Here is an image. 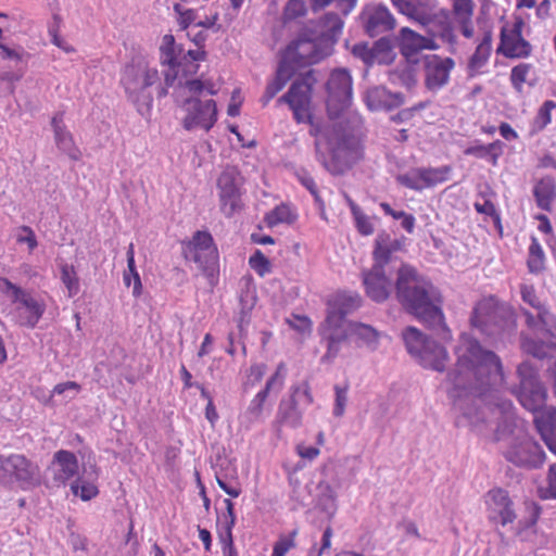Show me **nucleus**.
Instances as JSON below:
<instances>
[{
	"mask_svg": "<svg viewBox=\"0 0 556 556\" xmlns=\"http://www.w3.org/2000/svg\"><path fill=\"white\" fill-rule=\"evenodd\" d=\"M405 238L391 239L384 230L378 232L372 249L374 264L364 278H390L396 275L399 279L418 278L415 267L404 263L393 255L403 250Z\"/></svg>",
	"mask_w": 556,
	"mask_h": 556,
	"instance_id": "6e6552de",
	"label": "nucleus"
},
{
	"mask_svg": "<svg viewBox=\"0 0 556 556\" xmlns=\"http://www.w3.org/2000/svg\"><path fill=\"white\" fill-rule=\"evenodd\" d=\"M426 73L425 85L427 89L435 91L444 87L450 80V73L455 66L452 58L442 59L437 54H427L421 58Z\"/></svg>",
	"mask_w": 556,
	"mask_h": 556,
	"instance_id": "5701e85b",
	"label": "nucleus"
},
{
	"mask_svg": "<svg viewBox=\"0 0 556 556\" xmlns=\"http://www.w3.org/2000/svg\"><path fill=\"white\" fill-rule=\"evenodd\" d=\"M407 352L425 368L443 371L448 358L447 351L432 339L426 337L416 327L409 326L403 331Z\"/></svg>",
	"mask_w": 556,
	"mask_h": 556,
	"instance_id": "9b49d317",
	"label": "nucleus"
},
{
	"mask_svg": "<svg viewBox=\"0 0 556 556\" xmlns=\"http://www.w3.org/2000/svg\"><path fill=\"white\" fill-rule=\"evenodd\" d=\"M475 208L478 213L489 215L493 217L494 223L498 227L500 231H502L501 217L496 211L494 203L490 200H485L484 203H475Z\"/></svg>",
	"mask_w": 556,
	"mask_h": 556,
	"instance_id": "bf43d9fd",
	"label": "nucleus"
},
{
	"mask_svg": "<svg viewBox=\"0 0 556 556\" xmlns=\"http://www.w3.org/2000/svg\"><path fill=\"white\" fill-rule=\"evenodd\" d=\"M319 23L324 30L304 26L287 46L288 54L299 66L316 64L330 56L334 51L344 27V21L336 12H327Z\"/></svg>",
	"mask_w": 556,
	"mask_h": 556,
	"instance_id": "f03ea898",
	"label": "nucleus"
},
{
	"mask_svg": "<svg viewBox=\"0 0 556 556\" xmlns=\"http://www.w3.org/2000/svg\"><path fill=\"white\" fill-rule=\"evenodd\" d=\"M417 65L406 61L404 66H397L389 72V80L400 84L408 90L413 89L417 85Z\"/></svg>",
	"mask_w": 556,
	"mask_h": 556,
	"instance_id": "2f4dec72",
	"label": "nucleus"
},
{
	"mask_svg": "<svg viewBox=\"0 0 556 556\" xmlns=\"http://www.w3.org/2000/svg\"><path fill=\"white\" fill-rule=\"evenodd\" d=\"M300 181L311 192V194L314 197L316 202H321L317 186L312 176H309L307 174L300 176Z\"/></svg>",
	"mask_w": 556,
	"mask_h": 556,
	"instance_id": "774afa93",
	"label": "nucleus"
},
{
	"mask_svg": "<svg viewBox=\"0 0 556 556\" xmlns=\"http://www.w3.org/2000/svg\"><path fill=\"white\" fill-rule=\"evenodd\" d=\"M472 327L488 337L508 340L514 333L515 319L510 307L494 296L477 303L470 318Z\"/></svg>",
	"mask_w": 556,
	"mask_h": 556,
	"instance_id": "1a4fd4ad",
	"label": "nucleus"
},
{
	"mask_svg": "<svg viewBox=\"0 0 556 556\" xmlns=\"http://www.w3.org/2000/svg\"><path fill=\"white\" fill-rule=\"evenodd\" d=\"M38 471V466L22 454L0 455V484H30Z\"/></svg>",
	"mask_w": 556,
	"mask_h": 556,
	"instance_id": "dca6fc26",
	"label": "nucleus"
},
{
	"mask_svg": "<svg viewBox=\"0 0 556 556\" xmlns=\"http://www.w3.org/2000/svg\"><path fill=\"white\" fill-rule=\"evenodd\" d=\"M491 54V51L485 50L481 47H477L476 51L469 59L468 66L470 70H478L482 67L489 60V56Z\"/></svg>",
	"mask_w": 556,
	"mask_h": 556,
	"instance_id": "052dcab7",
	"label": "nucleus"
},
{
	"mask_svg": "<svg viewBox=\"0 0 556 556\" xmlns=\"http://www.w3.org/2000/svg\"><path fill=\"white\" fill-rule=\"evenodd\" d=\"M0 292L12 303L11 319L18 326L34 329L47 309L48 294L0 280Z\"/></svg>",
	"mask_w": 556,
	"mask_h": 556,
	"instance_id": "0eeeda50",
	"label": "nucleus"
},
{
	"mask_svg": "<svg viewBox=\"0 0 556 556\" xmlns=\"http://www.w3.org/2000/svg\"><path fill=\"white\" fill-rule=\"evenodd\" d=\"M534 424L548 450L556 455V408L535 414Z\"/></svg>",
	"mask_w": 556,
	"mask_h": 556,
	"instance_id": "cd10ccee",
	"label": "nucleus"
},
{
	"mask_svg": "<svg viewBox=\"0 0 556 556\" xmlns=\"http://www.w3.org/2000/svg\"><path fill=\"white\" fill-rule=\"evenodd\" d=\"M500 40L496 52L508 59L528 58L532 52L531 43L522 35L509 36L506 27L501 29Z\"/></svg>",
	"mask_w": 556,
	"mask_h": 556,
	"instance_id": "bb28decb",
	"label": "nucleus"
},
{
	"mask_svg": "<svg viewBox=\"0 0 556 556\" xmlns=\"http://www.w3.org/2000/svg\"><path fill=\"white\" fill-rule=\"evenodd\" d=\"M326 141L330 160H325L324 166L331 175H343L364 159L362 139L348 127L331 126L326 132Z\"/></svg>",
	"mask_w": 556,
	"mask_h": 556,
	"instance_id": "423d86ee",
	"label": "nucleus"
},
{
	"mask_svg": "<svg viewBox=\"0 0 556 556\" xmlns=\"http://www.w3.org/2000/svg\"><path fill=\"white\" fill-rule=\"evenodd\" d=\"M71 491L81 501H90L99 493L98 486L92 481L86 480L84 477H77L71 483Z\"/></svg>",
	"mask_w": 556,
	"mask_h": 556,
	"instance_id": "f704fd0d",
	"label": "nucleus"
},
{
	"mask_svg": "<svg viewBox=\"0 0 556 556\" xmlns=\"http://www.w3.org/2000/svg\"><path fill=\"white\" fill-rule=\"evenodd\" d=\"M185 106L188 114L184 118V127L187 130H192L195 127L210 130L217 121L216 102L212 99L201 101L195 97L188 98L185 101Z\"/></svg>",
	"mask_w": 556,
	"mask_h": 556,
	"instance_id": "412c9836",
	"label": "nucleus"
},
{
	"mask_svg": "<svg viewBox=\"0 0 556 556\" xmlns=\"http://www.w3.org/2000/svg\"><path fill=\"white\" fill-rule=\"evenodd\" d=\"M333 390H334V394H336L334 405H333V415L336 417H342L344 415L345 406L348 403L349 387H348V384H345V386L336 384L333 387Z\"/></svg>",
	"mask_w": 556,
	"mask_h": 556,
	"instance_id": "8fccbe9b",
	"label": "nucleus"
},
{
	"mask_svg": "<svg viewBox=\"0 0 556 556\" xmlns=\"http://www.w3.org/2000/svg\"><path fill=\"white\" fill-rule=\"evenodd\" d=\"M424 187H432L447 179L451 172L450 166H441L438 168H419Z\"/></svg>",
	"mask_w": 556,
	"mask_h": 556,
	"instance_id": "58836bf2",
	"label": "nucleus"
},
{
	"mask_svg": "<svg viewBox=\"0 0 556 556\" xmlns=\"http://www.w3.org/2000/svg\"><path fill=\"white\" fill-rule=\"evenodd\" d=\"M317 83L315 71L308 70L300 75L292 84H298L299 88L294 93V104L299 106H311L313 86Z\"/></svg>",
	"mask_w": 556,
	"mask_h": 556,
	"instance_id": "c756f323",
	"label": "nucleus"
},
{
	"mask_svg": "<svg viewBox=\"0 0 556 556\" xmlns=\"http://www.w3.org/2000/svg\"><path fill=\"white\" fill-rule=\"evenodd\" d=\"M79 464L76 455L67 450H59L53 454L48 471L52 475L53 484L65 486L77 476Z\"/></svg>",
	"mask_w": 556,
	"mask_h": 556,
	"instance_id": "b1692460",
	"label": "nucleus"
},
{
	"mask_svg": "<svg viewBox=\"0 0 556 556\" xmlns=\"http://www.w3.org/2000/svg\"><path fill=\"white\" fill-rule=\"evenodd\" d=\"M455 355L456 364L447 374L455 425L484 433L496 424L503 437L511 433L518 420L513 403L498 395L504 384L500 357L468 333L460 334Z\"/></svg>",
	"mask_w": 556,
	"mask_h": 556,
	"instance_id": "f257e3e1",
	"label": "nucleus"
},
{
	"mask_svg": "<svg viewBox=\"0 0 556 556\" xmlns=\"http://www.w3.org/2000/svg\"><path fill=\"white\" fill-rule=\"evenodd\" d=\"M295 66L299 65L293 61L292 55L288 54L286 49L281 55L275 74L283 78L285 81H289L295 74Z\"/></svg>",
	"mask_w": 556,
	"mask_h": 556,
	"instance_id": "37998d69",
	"label": "nucleus"
},
{
	"mask_svg": "<svg viewBox=\"0 0 556 556\" xmlns=\"http://www.w3.org/2000/svg\"><path fill=\"white\" fill-rule=\"evenodd\" d=\"M543 250L535 238H532L529 247L528 267L532 274H538L543 267Z\"/></svg>",
	"mask_w": 556,
	"mask_h": 556,
	"instance_id": "ea45409f",
	"label": "nucleus"
},
{
	"mask_svg": "<svg viewBox=\"0 0 556 556\" xmlns=\"http://www.w3.org/2000/svg\"><path fill=\"white\" fill-rule=\"evenodd\" d=\"M556 108V102L546 100L539 109L538 114L534 118V128L538 131L543 130L551 123V112Z\"/></svg>",
	"mask_w": 556,
	"mask_h": 556,
	"instance_id": "a18cd8bd",
	"label": "nucleus"
},
{
	"mask_svg": "<svg viewBox=\"0 0 556 556\" xmlns=\"http://www.w3.org/2000/svg\"><path fill=\"white\" fill-rule=\"evenodd\" d=\"M227 515L224 516V523L222 526V529H228L232 530L236 523V515H235V505L231 500L226 498L224 500Z\"/></svg>",
	"mask_w": 556,
	"mask_h": 556,
	"instance_id": "69168bd1",
	"label": "nucleus"
},
{
	"mask_svg": "<svg viewBox=\"0 0 556 556\" xmlns=\"http://www.w3.org/2000/svg\"><path fill=\"white\" fill-rule=\"evenodd\" d=\"M475 3L472 0H455L453 4L454 12L457 15L464 14L465 18L470 20L473 14Z\"/></svg>",
	"mask_w": 556,
	"mask_h": 556,
	"instance_id": "e2e57ef3",
	"label": "nucleus"
},
{
	"mask_svg": "<svg viewBox=\"0 0 556 556\" xmlns=\"http://www.w3.org/2000/svg\"><path fill=\"white\" fill-rule=\"evenodd\" d=\"M51 126L54 131V139L60 150L71 153L73 147V140L66 130L62 126V114H56L51 121Z\"/></svg>",
	"mask_w": 556,
	"mask_h": 556,
	"instance_id": "c9c22d12",
	"label": "nucleus"
},
{
	"mask_svg": "<svg viewBox=\"0 0 556 556\" xmlns=\"http://www.w3.org/2000/svg\"><path fill=\"white\" fill-rule=\"evenodd\" d=\"M353 218L355 222V227L362 236H370L374 233V224L371 223L370 217L367 216L363 211L355 215Z\"/></svg>",
	"mask_w": 556,
	"mask_h": 556,
	"instance_id": "13d9d810",
	"label": "nucleus"
},
{
	"mask_svg": "<svg viewBox=\"0 0 556 556\" xmlns=\"http://www.w3.org/2000/svg\"><path fill=\"white\" fill-rule=\"evenodd\" d=\"M314 397L308 382L303 381L290 388L288 397L278 405L276 421L280 426L299 428L302 425L305 410L313 404Z\"/></svg>",
	"mask_w": 556,
	"mask_h": 556,
	"instance_id": "ddd939ff",
	"label": "nucleus"
},
{
	"mask_svg": "<svg viewBox=\"0 0 556 556\" xmlns=\"http://www.w3.org/2000/svg\"><path fill=\"white\" fill-rule=\"evenodd\" d=\"M176 49L177 45L175 41V37L173 35H165L162 39V45L160 47L161 52V63L170 67V70L176 68Z\"/></svg>",
	"mask_w": 556,
	"mask_h": 556,
	"instance_id": "4c0bfd02",
	"label": "nucleus"
},
{
	"mask_svg": "<svg viewBox=\"0 0 556 556\" xmlns=\"http://www.w3.org/2000/svg\"><path fill=\"white\" fill-rule=\"evenodd\" d=\"M533 197L539 208L551 212L556 200V180L552 176L539 179L533 188Z\"/></svg>",
	"mask_w": 556,
	"mask_h": 556,
	"instance_id": "c85d7f7f",
	"label": "nucleus"
},
{
	"mask_svg": "<svg viewBox=\"0 0 556 556\" xmlns=\"http://www.w3.org/2000/svg\"><path fill=\"white\" fill-rule=\"evenodd\" d=\"M287 324L301 334H311L313 323L306 315L292 314L286 319Z\"/></svg>",
	"mask_w": 556,
	"mask_h": 556,
	"instance_id": "49530a36",
	"label": "nucleus"
},
{
	"mask_svg": "<svg viewBox=\"0 0 556 556\" xmlns=\"http://www.w3.org/2000/svg\"><path fill=\"white\" fill-rule=\"evenodd\" d=\"M392 4L399 10L400 13L418 21L420 24L426 25L428 22V17L420 15L418 13V8L416 4L408 0H391Z\"/></svg>",
	"mask_w": 556,
	"mask_h": 556,
	"instance_id": "79ce46f5",
	"label": "nucleus"
},
{
	"mask_svg": "<svg viewBox=\"0 0 556 556\" xmlns=\"http://www.w3.org/2000/svg\"><path fill=\"white\" fill-rule=\"evenodd\" d=\"M517 372L520 378L517 399L526 409L535 414L545 405L546 390L529 363L520 364Z\"/></svg>",
	"mask_w": 556,
	"mask_h": 556,
	"instance_id": "2eb2a0df",
	"label": "nucleus"
},
{
	"mask_svg": "<svg viewBox=\"0 0 556 556\" xmlns=\"http://www.w3.org/2000/svg\"><path fill=\"white\" fill-rule=\"evenodd\" d=\"M394 48L397 46L401 54L405 58V61L419 64L420 60L417 58V54L420 50H422L424 36L419 35L415 30L403 27L400 30L399 36L391 37Z\"/></svg>",
	"mask_w": 556,
	"mask_h": 556,
	"instance_id": "a878e982",
	"label": "nucleus"
},
{
	"mask_svg": "<svg viewBox=\"0 0 556 556\" xmlns=\"http://www.w3.org/2000/svg\"><path fill=\"white\" fill-rule=\"evenodd\" d=\"M547 485L540 488L539 492L544 500L556 498V463L549 466L547 473Z\"/></svg>",
	"mask_w": 556,
	"mask_h": 556,
	"instance_id": "864d4df0",
	"label": "nucleus"
},
{
	"mask_svg": "<svg viewBox=\"0 0 556 556\" xmlns=\"http://www.w3.org/2000/svg\"><path fill=\"white\" fill-rule=\"evenodd\" d=\"M352 85V76L346 68H336L331 72L326 83V106L331 118L339 117L350 106L353 93Z\"/></svg>",
	"mask_w": 556,
	"mask_h": 556,
	"instance_id": "4468645a",
	"label": "nucleus"
},
{
	"mask_svg": "<svg viewBox=\"0 0 556 556\" xmlns=\"http://www.w3.org/2000/svg\"><path fill=\"white\" fill-rule=\"evenodd\" d=\"M249 264L258 276H264L265 274L269 273L270 263L260 250H256L250 256Z\"/></svg>",
	"mask_w": 556,
	"mask_h": 556,
	"instance_id": "6e6d98bb",
	"label": "nucleus"
},
{
	"mask_svg": "<svg viewBox=\"0 0 556 556\" xmlns=\"http://www.w3.org/2000/svg\"><path fill=\"white\" fill-rule=\"evenodd\" d=\"M286 377V365L280 363L275 374L266 381L264 389L255 394L251 400L245 412L240 415V422L245 428H250L256 422L264 420V403L271 390L280 391Z\"/></svg>",
	"mask_w": 556,
	"mask_h": 556,
	"instance_id": "a211bd4d",
	"label": "nucleus"
},
{
	"mask_svg": "<svg viewBox=\"0 0 556 556\" xmlns=\"http://www.w3.org/2000/svg\"><path fill=\"white\" fill-rule=\"evenodd\" d=\"M238 172L235 167H228L222 172L217 179L219 190L220 208L228 217L241 207V192L238 184Z\"/></svg>",
	"mask_w": 556,
	"mask_h": 556,
	"instance_id": "4be33fe9",
	"label": "nucleus"
},
{
	"mask_svg": "<svg viewBox=\"0 0 556 556\" xmlns=\"http://www.w3.org/2000/svg\"><path fill=\"white\" fill-rule=\"evenodd\" d=\"M181 253L188 262H193L206 278L219 275L218 251L208 231L197 230L190 241L182 242Z\"/></svg>",
	"mask_w": 556,
	"mask_h": 556,
	"instance_id": "f8f14e48",
	"label": "nucleus"
},
{
	"mask_svg": "<svg viewBox=\"0 0 556 556\" xmlns=\"http://www.w3.org/2000/svg\"><path fill=\"white\" fill-rule=\"evenodd\" d=\"M298 530H292L289 534L280 535L274 544L270 556H286V554L295 546Z\"/></svg>",
	"mask_w": 556,
	"mask_h": 556,
	"instance_id": "c03bdc74",
	"label": "nucleus"
},
{
	"mask_svg": "<svg viewBox=\"0 0 556 556\" xmlns=\"http://www.w3.org/2000/svg\"><path fill=\"white\" fill-rule=\"evenodd\" d=\"M218 539L222 545L223 556H238V552L233 544L232 530L220 529L218 531Z\"/></svg>",
	"mask_w": 556,
	"mask_h": 556,
	"instance_id": "5fc2aeb1",
	"label": "nucleus"
},
{
	"mask_svg": "<svg viewBox=\"0 0 556 556\" xmlns=\"http://www.w3.org/2000/svg\"><path fill=\"white\" fill-rule=\"evenodd\" d=\"M488 519L490 522L507 527L517 519L515 503L504 489H492L485 495Z\"/></svg>",
	"mask_w": 556,
	"mask_h": 556,
	"instance_id": "6ab92c4d",
	"label": "nucleus"
},
{
	"mask_svg": "<svg viewBox=\"0 0 556 556\" xmlns=\"http://www.w3.org/2000/svg\"><path fill=\"white\" fill-rule=\"evenodd\" d=\"M362 304V296L351 290H338L328 296L326 317L318 326L320 342L326 346L321 363L330 364L338 357L342 345L349 339L345 318L358 311Z\"/></svg>",
	"mask_w": 556,
	"mask_h": 556,
	"instance_id": "7ed1b4c3",
	"label": "nucleus"
},
{
	"mask_svg": "<svg viewBox=\"0 0 556 556\" xmlns=\"http://www.w3.org/2000/svg\"><path fill=\"white\" fill-rule=\"evenodd\" d=\"M396 180L399 181L400 185H402L406 188H409L412 190L419 191L425 188L424 184H422V179L420 177L419 168H416L407 174L399 175Z\"/></svg>",
	"mask_w": 556,
	"mask_h": 556,
	"instance_id": "603ef678",
	"label": "nucleus"
},
{
	"mask_svg": "<svg viewBox=\"0 0 556 556\" xmlns=\"http://www.w3.org/2000/svg\"><path fill=\"white\" fill-rule=\"evenodd\" d=\"M332 535L331 527H327L323 532L320 545L318 546L316 542L313 543L306 556H323L331 547Z\"/></svg>",
	"mask_w": 556,
	"mask_h": 556,
	"instance_id": "3c124183",
	"label": "nucleus"
},
{
	"mask_svg": "<svg viewBox=\"0 0 556 556\" xmlns=\"http://www.w3.org/2000/svg\"><path fill=\"white\" fill-rule=\"evenodd\" d=\"M345 329L348 330L349 337H355L363 344L370 349H376L379 332L372 326L358 321H349L346 323Z\"/></svg>",
	"mask_w": 556,
	"mask_h": 556,
	"instance_id": "7c9ffc66",
	"label": "nucleus"
},
{
	"mask_svg": "<svg viewBox=\"0 0 556 556\" xmlns=\"http://www.w3.org/2000/svg\"><path fill=\"white\" fill-rule=\"evenodd\" d=\"M288 81H285L283 78L279 77L278 75L275 74V77L273 78V80H270L266 88H265V92L261 99V101L263 102V105H267L268 102L279 92L281 91L285 86L287 85Z\"/></svg>",
	"mask_w": 556,
	"mask_h": 556,
	"instance_id": "4d7b16f0",
	"label": "nucleus"
},
{
	"mask_svg": "<svg viewBox=\"0 0 556 556\" xmlns=\"http://www.w3.org/2000/svg\"><path fill=\"white\" fill-rule=\"evenodd\" d=\"M293 117L298 123L313 124V115L309 113V106L294 105L291 108Z\"/></svg>",
	"mask_w": 556,
	"mask_h": 556,
	"instance_id": "338daca9",
	"label": "nucleus"
},
{
	"mask_svg": "<svg viewBox=\"0 0 556 556\" xmlns=\"http://www.w3.org/2000/svg\"><path fill=\"white\" fill-rule=\"evenodd\" d=\"M306 13L307 7L304 0H288L283 9V17L286 21L305 16Z\"/></svg>",
	"mask_w": 556,
	"mask_h": 556,
	"instance_id": "de8ad7c7",
	"label": "nucleus"
},
{
	"mask_svg": "<svg viewBox=\"0 0 556 556\" xmlns=\"http://www.w3.org/2000/svg\"><path fill=\"white\" fill-rule=\"evenodd\" d=\"M531 70V64L520 63L511 68L510 83L516 91H522V84L527 79V75Z\"/></svg>",
	"mask_w": 556,
	"mask_h": 556,
	"instance_id": "09e8293b",
	"label": "nucleus"
},
{
	"mask_svg": "<svg viewBox=\"0 0 556 556\" xmlns=\"http://www.w3.org/2000/svg\"><path fill=\"white\" fill-rule=\"evenodd\" d=\"M128 100L141 116H147L152 108L153 97L149 88L160 81L157 70L142 64L126 65L121 79Z\"/></svg>",
	"mask_w": 556,
	"mask_h": 556,
	"instance_id": "9d476101",
	"label": "nucleus"
},
{
	"mask_svg": "<svg viewBox=\"0 0 556 556\" xmlns=\"http://www.w3.org/2000/svg\"><path fill=\"white\" fill-rule=\"evenodd\" d=\"M527 509L529 513L528 518L519 521V526L521 529H527L534 526L541 514V507L534 502L528 503Z\"/></svg>",
	"mask_w": 556,
	"mask_h": 556,
	"instance_id": "680f3d73",
	"label": "nucleus"
},
{
	"mask_svg": "<svg viewBox=\"0 0 556 556\" xmlns=\"http://www.w3.org/2000/svg\"><path fill=\"white\" fill-rule=\"evenodd\" d=\"M505 458L516 466L535 468L544 463L545 453L538 442L523 434L507 448Z\"/></svg>",
	"mask_w": 556,
	"mask_h": 556,
	"instance_id": "aec40b11",
	"label": "nucleus"
},
{
	"mask_svg": "<svg viewBox=\"0 0 556 556\" xmlns=\"http://www.w3.org/2000/svg\"><path fill=\"white\" fill-rule=\"evenodd\" d=\"M218 486L231 497H238L241 494V489L237 482H227L219 475H216Z\"/></svg>",
	"mask_w": 556,
	"mask_h": 556,
	"instance_id": "0e129e2a",
	"label": "nucleus"
},
{
	"mask_svg": "<svg viewBox=\"0 0 556 556\" xmlns=\"http://www.w3.org/2000/svg\"><path fill=\"white\" fill-rule=\"evenodd\" d=\"M351 53L354 58L361 60L367 70L376 64L391 65L397 55L390 36H382L372 45L367 41L357 42L352 47Z\"/></svg>",
	"mask_w": 556,
	"mask_h": 556,
	"instance_id": "f3484780",
	"label": "nucleus"
},
{
	"mask_svg": "<svg viewBox=\"0 0 556 556\" xmlns=\"http://www.w3.org/2000/svg\"><path fill=\"white\" fill-rule=\"evenodd\" d=\"M395 26L396 21L390 10L384 4L379 3L368 11L364 29L366 35L375 38L383 33L393 30Z\"/></svg>",
	"mask_w": 556,
	"mask_h": 556,
	"instance_id": "393cba45",
	"label": "nucleus"
},
{
	"mask_svg": "<svg viewBox=\"0 0 556 556\" xmlns=\"http://www.w3.org/2000/svg\"><path fill=\"white\" fill-rule=\"evenodd\" d=\"M396 295L402 305L443 339L451 332L444 321L440 291L426 280H396Z\"/></svg>",
	"mask_w": 556,
	"mask_h": 556,
	"instance_id": "20e7f679",
	"label": "nucleus"
},
{
	"mask_svg": "<svg viewBox=\"0 0 556 556\" xmlns=\"http://www.w3.org/2000/svg\"><path fill=\"white\" fill-rule=\"evenodd\" d=\"M390 90L382 86L369 88L365 94V102L370 111H390Z\"/></svg>",
	"mask_w": 556,
	"mask_h": 556,
	"instance_id": "473e14b6",
	"label": "nucleus"
},
{
	"mask_svg": "<svg viewBox=\"0 0 556 556\" xmlns=\"http://www.w3.org/2000/svg\"><path fill=\"white\" fill-rule=\"evenodd\" d=\"M296 220V214H294L288 205L281 204L276 206L273 211L266 214L265 222L269 227H274L278 224H293Z\"/></svg>",
	"mask_w": 556,
	"mask_h": 556,
	"instance_id": "e433bc0d",
	"label": "nucleus"
},
{
	"mask_svg": "<svg viewBox=\"0 0 556 556\" xmlns=\"http://www.w3.org/2000/svg\"><path fill=\"white\" fill-rule=\"evenodd\" d=\"M256 289L252 280H247L244 289L240 293L241 314L245 315L252 311L256 304Z\"/></svg>",
	"mask_w": 556,
	"mask_h": 556,
	"instance_id": "a19ab883",
	"label": "nucleus"
},
{
	"mask_svg": "<svg viewBox=\"0 0 556 556\" xmlns=\"http://www.w3.org/2000/svg\"><path fill=\"white\" fill-rule=\"evenodd\" d=\"M367 295L375 302H383L392 290L393 280H363Z\"/></svg>",
	"mask_w": 556,
	"mask_h": 556,
	"instance_id": "72a5a7b5",
	"label": "nucleus"
},
{
	"mask_svg": "<svg viewBox=\"0 0 556 556\" xmlns=\"http://www.w3.org/2000/svg\"><path fill=\"white\" fill-rule=\"evenodd\" d=\"M521 296L523 302L535 309V314L523 311L528 327L547 339L543 341L523 336L521 339L522 351L539 359L556 356V336L552 330L554 316L543 307L532 287L521 286Z\"/></svg>",
	"mask_w": 556,
	"mask_h": 556,
	"instance_id": "39448f33",
	"label": "nucleus"
}]
</instances>
